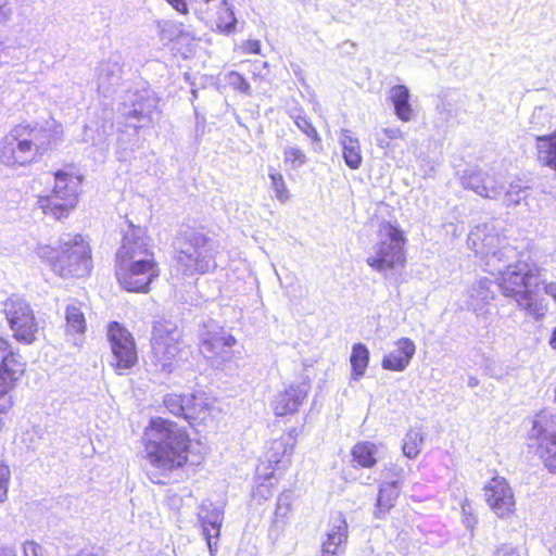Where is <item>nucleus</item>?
Wrapping results in <instances>:
<instances>
[{
  "label": "nucleus",
  "mask_w": 556,
  "mask_h": 556,
  "mask_svg": "<svg viewBox=\"0 0 556 556\" xmlns=\"http://www.w3.org/2000/svg\"><path fill=\"white\" fill-rule=\"evenodd\" d=\"M302 132H304L308 138H311L313 144L320 146L321 138H320L317 129L312 124H309V126L306 129H304Z\"/></svg>",
  "instance_id": "56"
},
{
  "label": "nucleus",
  "mask_w": 556,
  "mask_h": 556,
  "mask_svg": "<svg viewBox=\"0 0 556 556\" xmlns=\"http://www.w3.org/2000/svg\"><path fill=\"white\" fill-rule=\"evenodd\" d=\"M123 67L118 61L109 59L100 63L98 68V89L109 93L122 79Z\"/></svg>",
  "instance_id": "27"
},
{
  "label": "nucleus",
  "mask_w": 556,
  "mask_h": 556,
  "mask_svg": "<svg viewBox=\"0 0 556 556\" xmlns=\"http://www.w3.org/2000/svg\"><path fill=\"white\" fill-rule=\"evenodd\" d=\"M226 80L228 85L231 86L233 89L245 94L250 93V84L241 74L237 72H230L227 74Z\"/></svg>",
  "instance_id": "44"
},
{
  "label": "nucleus",
  "mask_w": 556,
  "mask_h": 556,
  "mask_svg": "<svg viewBox=\"0 0 556 556\" xmlns=\"http://www.w3.org/2000/svg\"><path fill=\"white\" fill-rule=\"evenodd\" d=\"M36 150L18 125L0 141V163L8 167L28 166L37 162Z\"/></svg>",
  "instance_id": "12"
},
{
  "label": "nucleus",
  "mask_w": 556,
  "mask_h": 556,
  "mask_svg": "<svg viewBox=\"0 0 556 556\" xmlns=\"http://www.w3.org/2000/svg\"><path fill=\"white\" fill-rule=\"evenodd\" d=\"M348 522L341 513L330 520L327 540L323 543L321 553L337 555L340 547L348 541Z\"/></svg>",
  "instance_id": "24"
},
{
  "label": "nucleus",
  "mask_w": 556,
  "mask_h": 556,
  "mask_svg": "<svg viewBox=\"0 0 556 556\" xmlns=\"http://www.w3.org/2000/svg\"><path fill=\"white\" fill-rule=\"evenodd\" d=\"M402 485L399 484V479L391 481H382L379 485L376 507L374 516L377 519H382L394 507Z\"/></svg>",
  "instance_id": "25"
},
{
  "label": "nucleus",
  "mask_w": 556,
  "mask_h": 556,
  "mask_svg": "<svg viewBox=\"0 0 556 556\" xmlns=\"http://www.w3.org/2000/svg\"><path fill=\"white\" fill-rule=\"evenodd\" d=\"M23 374H17L13 369L5 368V366H0V397L11 391L16 381L22 377Z\"/></svg>",
  "instance_id": "41"
},
{
  "label": "nucleus",
  "mask_w": 556,
  "mask_h": 556,
  "mask_svg": "<svg viewBox=\"0 0 556 556\" xmlns=\"http://www.w3.org/2000/svg\"><path fill=\"white\" fill-rule=\"evenodd\" d=\"M351 363V379L354 381L361 380L368 367L369 363V350L363 343H356L352 346V353L350 356Z\"/></svg>",
  "instance_id": "32"
},
{
  "label": "nucleus",
  "mask_w": 556,
  "mask_h": 556,
  "mask_svg": "<svg viewBox=\"0 0 556 556\" xmlns=\"http://www.w3.org/2000/svg\"><path fill=\"white\" fill-rule=\"evenodd\" d=\"M198 519L203 529L210 552L217 547V539L223 522V511L211 502H203L198 510Z\"/></svg>",
  "instance_id": "20"
},
{
  "label": "nucleus",
  "mask_w": 556,
  "mask_h": 556,
  "mask_svg": "<svg viewBox=\"0 0 556 556\" xmlns=\"http://www.w3.org/2000/svg\"><path fill=\"white\" fill-rule=\"evenodd\" d=\"M88 130H89V128H88V127H86V129H85V134H86V136L84 137V140H85L86 142L91 141V143H92L93 146L102 144V140H101V139H99V140L89 139V138H88Z\"/></svg>",
  "instance_id": "63"
},
{
  "label": "nucleus",
  "mask_w": 556,
  "mask_h": 556,
  "mask_svg": "<svg viewBox=\"0 0 556 556\" xmlns=\"http://www.w3.org/2000/svg\"><path fill=\"white\" fill-rule=\"evenodd\" d=\"M467 244L484 261L485 271L497 275V285L502 289L504 278L521 268L532 269L527 263L518 260V252L506 237L497 233L486 225L475 227L468 235Z\"/></svg>",
  "instance_id": "2"
},
{
  "label": "nucleus",
  "mask_w": 556,
  "mask_h": 556,
  "mask_svg": "<svg viewBox=\"0 0 556 556\" xmlns=\"http://www.w3.org/2000/svg\"><path fill=\"white\" fill-rule=\"evenodd\" d=\"M13 7L7 0H0V23H8L13 16Z\"/></svg>",
  "instance_id": "52"
},
{
  "label": "nucleus",
  "mask_w": 556,
  "mask_h": 556,
  "mask_svg": "<svg viewBox=\"0 0 556 556\" xmlns=\"http://www.w3.org/2000/svg\"><path fill=\"white\" fill-rule=\"evenodd\" d=\"M484 496L490 508L497 517L504 518L514 513V493L504 478H493L484 488Z\"/></svg>",
  "instance_id": "15"
},
{
  "label": "nucleus",
  "mask_w": 556,
  "mask_h": 556,
  "mask_svg": "<svg viewBox=\"0 0 556 556\" xmlns=\"http://www.w3.org/2000/svg\"><path fill=\"white\" fill-rule=\"evenodd\" d=\"M409 98V90L404 85H395L389 90V100L394 108V114L402 122H410L415 117Z\"/></svg>",
  "instance_id": "26"
},
{
  "label": "nucleus",
  "mask_w": 556,
  "mask_h": 556,
  "mask_svg": "<svg viewBox=\"0 0 556 556\" xmlns=\"http://www.w3.org/2000/svg\"><path fill=\"white\" fill-rule=\"evenodd\" d=\"M462 515H463V521L467 529H473V527L477 523V518L473 514L472 506L468 500H465L462 503Z\"/></svg>",
  "instance_id": "48"
},
{
  "label": "nucleus",
  "mask_w": 556,
  "mask_h": 556,
  "mask_svg": "<svg viewBox=\"0 0 556 556\" xmlns=\"http://www.w3.org/2000/svg\"><path fill=\"white\" fill-rule=\"evenodd\" d=\"M129 125L135 128L144 127L152 121L148 116V111H140L138 106L131 104V109L124 113Z\"/></svg>",
  "instance_id": "43"
},
{
  "label": "nucleus",
  "mask_w": 556,
  "mask_h": 556,
  "mask_svg": "<svg viewBox=\"0 0 556 556\" xmlns=\"http://www.w3.org/2000/svg\"><path fill=\"white\" fill-rule=\"evenodd\" d=\"M305 152L296 146H286L283 149V163L292 170L301 168L307 163Z\"/></svg>",
  "instance_id": "38"
},
{
  "label": "nucleus",
  "mask_w": 556,
  "mask_h": 556,
  "mask_svg": "<svg viewBox=\"0 0 556 556\" xmlns=\"http://www.w3.org/2000/svg\"><path fill=\"white\" fill-rule=\"evenodd\" d=\"M146 453L151 466L166 475L188 462L190 439L176 422L151 419L144 431Z\"/></svg>",
  "instance_id": "1"
},
{
  "label": "nucleus",
  "mask_w": 556,
  "mask_h": 556,
  "mask_svg": "<svg viewBox=\"0 0 556 556\" xmlns=\"http://www.w3.org/2000/svg\"><path fill=\"white\" fill-rule=\"evenodd\" d=\"M2 312L17 341L31 344L36 340L38 324L29 303L13 295L3 302Z\"/></svg>",
  "instance_id": "11"
},
{
  "label": "nucleus",
  "mask_w": 556,
  "mask_h": 556,
  "mask_svg": "<svg viewBox=\"0 0 556 556\" xmlns=\"http://www.w3.org/2000/svg\"><path fill=\"white\" fill-rule=\"evenodd\" d=\"M546 294L551 295L556 301V283L543 285Z\"/></svg>",
  "instance_id": "60"
},
{
  "label": "nucleus",
  "mask_w": 556,
  "mask_h": 556,
  "mask_svg": "<svg viewBox=\"0 0 556 556\" xmlns=\"http://www.w3.org/2000/svg\"><path fill=\"white\" fill-rule=\"evenodd\" d=\"M376 143L381 149L390 148V140L387 139L380 131L375 135Z\"/></svg>",
  "instance_id": "59"
},
{
  "label": "nucleus",
  "mask_w": 556,
  "mask_h": 556,
  "mask_svg": "<svg viewBox=\"0 0 556 556\" xmlns=\"http://www.w3.org/2000/svg\"><path fill=\"white\" fill-rule=\"evenodd\" d=\"M549 344L552 345L553 349H556V328L554 329V331L552 333Z\"/></svg>",
  "instance_id": "64"
},
{
  "label": "nucleus",
  "mask_w": 556,
  "mask_h": 556,
  "mask_svg": "<svg viewBox=\"0 0 556 556\" xmlns=\"http://www.w3.org/2000/svg\"><path fill=\"white\" fill-rule=\"evenodd\" d=\"M80 178L59 170L54 174V187L50 194L38 199V206L46 215L62 219L75 208L80 191Z\"/></svg>",
  "instance_id": "6"
},
{
  "label": "nucleus",
  "mask_w": 556,
  "mask_h": 556,
  "mask_svg": "<svg viewBox=\"0 0 556 556\" xmlns=\"http://www.w3.org/2000/svg\"><path fill=\"white\" fill-rule=\"evenodd\" d=\"M396 349L387 354L381 362L386 370L404 371L416 352V345L409 338H401L395 343Z\"/></svg>",
  "instance_id": "22"
},
{
  "label": "nucleus",
  "mask_w": 556,
  "mask_h": 556,
  "mask_svg": "<svg viewBox=\"0 0 556 556\" xmlns=\"http://www.w3.org/2000/svg\"><path fill=\"white\" fill-rule=\"evenodd\" d=\"M491 281L480 279L476 281L467 291L466 306L477 316L484 315L486 306L493 300L494 293L490 289Z\"/></svg>",
  "instance_id": "23"
},
{
  "label": "nucleus",
  "mask_w": 556,
  "mask_h": 556,
  "mask_svg": "<svg viewBox=\"0 0 556 556\" xmlns=\"http://www.w3.org/2000/svg\"><path fill=\"white\" fill-rule=\"evenodd\" d=\"M86 330V319L79 306L68 304L65 308V332L73 337V343L77 344L75 336L84 334Z\"/></svg>",
  "instance_id": "30"
},
{
  "label": "nucleus",
  "mask_w": 556,
  "mask_h": 556,
  "mask_svg": "<svg viewBox=\"0 0 556 556\" xmlns=\"http://www.w3.org/2000/svg\"><path fill=\"white\" fill-rule=\"evenodd\" d=\"M295 444V430L275 439L269 443L265 453L266 462L274 469H285L291 462Z\"/></svg>",
  "instance_id": "21"
},
{
  "label": "nucleus",
  "mask_w": 556,
  "mask_h": 556,
  "mask_svg": "<svg viewBox=\"0 0 556 556\" xmlns=\"http://www.w3.org/2000/svg\"><path fill=\"white\" fill-rule=\"evenodd\" d=\"M243 49L248 53H260V51H261V43H260L258 40H248L244 43Z\"/></svg>",
  "instance_id": "57"
},
{
  "label": "nucleus",
  "mask_w": 556,
  "mask_h": 556,
  "mask_svg": "<svg viewBox=\"0 0 556 556\" xmlns=\"http://www.w3.org/2000/svg\"><path fill=\"white\" fill-rule=\"evenodd\" d=\"M181 330L170 320H157L153 325L152 361L161 370L170 372L181 352Z\"/></svg>",
  "instance_id": "7"
},
{
  "label": "nucleus",
  "mask_w": 556,
  "mask_h": 556,
  "mask_svg": "<svg viewBox=\"0 0 556 556\" xmlns=\"http://www.w3.org/2000/svg\"><path fill=\"white\" fill-rule=\"evenodd\" d=\"M462 185L477 194L485 190L483 184L492 182L491 175L481 170H465L460 177Z\"/></svg>",
  "instance_id": "33"
},
{
  "label": "nucleus",
  "mask_w": 556,
  "mask_h": 556,
  "mask_svg": "<svg viewBox=\"0 0 556 556\" xmlns=\"http://www.w3.org/2000/svg\"><path fill=\"white\" fill-rule=\"evenodd\" d=\"M380 132L390 141L393 139L404 138V132L399 127L382 128Z\"/></svg>",
  "instance_id": "53"
},
{
  "label": "nucleus",
  "mask_w": 556,
  "mask_h": 556,
  "mask_svg": "<svg viewBox=\"0 0 556 556\" xmlns=\"http://www.w3.org/2000/svg\"><path fill=\"white\" fill-rule=\"evenodd\" d=\"M381 477L383 481L399 479V484L402 485V479L404 478V469L396 465H391L390 467H387L384 470H382Z\"/></svg>",
  "instance_id": "49"
},
{
  "label": "nucleus",
  "mask_w": 556,
  "mask_h": 556,
  "mask_svg": "<svg viewBox=\"0 0 556 556\" xmlns=\"http://www.w3.org/2000/svg\"><path fill=\"white\" fill-rule=\"evenodd\" d=\"M494 556H520V554L511 545L503 544L495 551Z\"/></svg>",
  "instance_id": "54"
},
{
  "label": "nucleus",
  "mask_w": 556,
  "mask_h": 556,
  "mask_svg": "<svg viewBox=\"0 0 556 556\" xmlns=\"http://www.w3.org/2000/svg\"><path fill=\"white\" fill-rule=\"evenodd\" d=\"M527 189L528 187H523L519 179L511 181L508 189L504 192V205L507 207L517 206L526 198Z\"/></svg>",
  "instance_id": "39"
},
{
  "label": "nucleus",
  "mask_w": 556,
  "mask_h": 556,
  "mask_svg": "<svg viewBox=\"0 0 556 556\" xmlns=\"http://www.w3.org/2000/svg\"><path fill=\"white\" fill-rule=\"evenodd\" d=\"M219 242L200 231H190L178 243L176 261L184 275H203L217 267Z\"/></svg>",
  "instance_id": "4"
},
{
  "label": "nucleus",
  "mask_w": 556,
  "mask_h": 556,
  "mask_svg": "<svg viewBox=\"0 0 556 556\" xmlns=\"http://www.w3.org/2000/svg\"><path fill=\"white\" fill-rule=\"evenodd\" d=\"M379 448L371 442H358L352 448V460L355 466L371 468L378 460Z\"/></svg>",
  "instance_id": "31"
},
{
  "label": "nucleus",
  "mask_w": 556,
  "mask_h": 556,
  "mask_svg": "<svg viewBox=\"0 0 556 556\" xmlns=\"http://www.w3.org/2000/svg\"><path fill=\"white\" fill-rule=\"evenodd\" d=\"M378 241L374 244L366 263L378 273H387L405 264L403 232L390 223H382L378 231Z\"/></svg>",
  "instance_id": "5"
},
{
  "label": "nucleus",
  "mask_w": 556,
  "mask_h": 556,
  "mask_svg": "<svg viewBox=\"0 0 556 556\" xmlns=\"http://www.w3.org/2000/svg\"><path fill=\"white\" fill-rule=\"evenodd\" d=\"M361 483L362 484H365V485H370L372 482H376L377 479L376 478H372L370 475L364 477V476H361Z\"/></svg>",
  "instance_id": "62"
},
{
  "label": "nucleus",
  "mask_w": 556,
  "mask_h": 556,
  "mask_svg": "<svg viewBox=\"0 0 556 556\" xmlns=\"http://www.w3.org/2000/svg\"><path fill=\"white\" fill-rule=\"evenodd\" d=\"M163 402L169 413L185 418V394H167Z\"/></svg>",
  "instance_id": "42"
},
{
  "label": "nucleus",
  "mask_w": 556,
  "mask_h": 556,
  "mask_svg": "<svg viewBox=\"0 0 556 556\" xmlns=\"http://www.w3.org/2000/svg\"><path fill=\"white\" fill-rule=\"evenodd\" d=\"M491 180L492 182L483 184L485 186V190L480 192L479 195L485 199L497 200L503 193V186L494 175H491Z\"/></svg>",
  "instance_id": "46"
},
{
  "label": "nucleus",
  "mask_w": 556,
  "mask_h": 556,
  "mask_svg": "<svg viewBox=\"0 0 556 556\" xmlns=\"http://www.w3.org/2000/svg\"><path fill=\"white\" fill-rule=\"evenodd\" d=\"M309 391L311 384L307 381L289 384L274 397L271 404L274 413L277 416H287L296 413L300 406L306 401Z\"/></svg>",
  "instance_id": "17"
},
{
  "label": "nucleus",
  "mask_w": 556,
  "mask_h": 556,
  "mask_svg": "<svg viewBox=\"0 0 556 556\" xmlns=\"http://www.w3.org/2000/svg\"><path fill=\"white\" fill-rule=\"evenodd\" d=\"M269 178L271 180V188L275 192V198L281 203L288 202L290 200V192L286 186L285 178L281 173L270 168Z\"/></svg>",
  "instance_id": "40"
},
{
  "label": "nucleus",
  "mask_w": 556,
  "mask_h": 556,
  "mask_svg": "<svg viewBox=\"0 0 556 556\" xmlns=\"http://www.w3.org/2000/svg\"><path fill=\"white\" fill-rule=\"evenodd\" d=\"M205 4L213 3L218 9L216 26L220 33L231 34L237 24L232 9L228 5L227 0H201ZM167 2L179 13L187 14L188 7L197 0H167Z\"/></svg>",
  "instance_id": "19"
},
{
  "label": "nucleus",
  "mask_w": 556,
  "mask_h": 556,
  "mask_svg": "<svg viewBox=\"0 0 556 556\" xmlns=\"http://www.w3.org/2000/svg\"><path fill=\"white\" fill-rule=\"evenodd\" d=\"M108 340L111 345V365L121 375L134 367L138 361L136 343L132 334L117 321L108 327Z\"/></svg>",
  "instance_id": "13"
},
{
  "label": "nucleus",
  "mask_w": 556,
  "mask_h": 556,
  "mask_svg": "<svg viewBox=\"0 0 556 556\" xmlns=\"http://www.w3.org/2000/svg\"><path fill=\"white\" fill-rule=\"evenodd\" d=\"M116 278L130 292H148L150 283L160 275L155 258L116 260Z\"/></svg>",
  "instance_id": "10"
},
{
  "label": "nucleus",
  "mask_w": 556,
  "mask_h": 556,
  "mask_svg": "<svg viewBox=\"0 0 556 556\" xmlns=\"http://www.w3.org/2000/svg\"><path fill=\"white\" fill-rule=\"evenodd\" d=\"M36 254L63 278L85 277L92 269L91 249L81 235L62 236L56 248L39 244Z\"/></svg>",
  "instance_id": "3"
},
{
  "label": "nucleus",
  "mask_w": 556,
  "mask_h": 556,
  "mask_svg": "<svg viewBox=\"0 0 556 556\" xmlns=\"http://www.w3.org/2000/svg\"><path fill=\"white\" fill-rule=\"evenodd\" d=\"M0 556H16L15 548L12 546H1Z\"/></svg>",
  "instance_id": "61"
},
{
  "label": "nucleus",
  "mask_w": 556,
  "mask_h": 556,
  "mask_svg": "<svg viewBox=\"0 0 556 556\" xmlns=\"http://www.w3.org/2000/svg\"><path fill=\"white\" fill-rule=\"evenodd\" d=\"M11 480V470L8 465L0 462V503L8 498L9 484Z\"/></svg>",
  "instance_id": "45"
},
{
  "label": "nucleus",
  "mask_w": 556,
  "mask_h": 556,
  "mask_svg": "<svg viewBox=\"0 0 556 556\" xmlns=\"http://www.w3.org/2000/svg\"><path fill=\"white\" fill-rule=\"evenodd\" d=\"M540 286L539 276L532 270L521 268L509 277L504 278L502 282L503 294L513 298L519 307L525 308L530 315L540 318L545 315L546 308L533 299L532 288Z\"/></svg>",
  "instance_id": "8"
},
{
  "label": "nucleus",
  "mask_w": 556,
  "mask_h": 556,
  "mask_svg": "<svg viewBox=\"0 0 556 556\" xmlns=\"http://www.w3.org/2000/svg\"><path fill=\"white\" fill-rule=\"evenodd\" d=\"M150 241L142 228L131 226L123 238L116 260L154 258Z\"/></svg>",
  "instance_id": "16"
},
{
  "label": "nucleus",
  "mask_w": 556,
  "mask_h": 556,
  "mask_svg": "<svg viewBox=\"0 0 556 556\" xmlns=\"http://www.w3.org/2000/svg\"><path fill=\"white\" fill-rule=\"evenodd\" d=\"M236 342V338L224 328L211 325L210 329L202 334L200 351L212 366L218 368L232 359V346Z\"/></svg>",
  "instance_id": "14"
},
{
  "label": "nucleus",
  "mask_w": 556,
  "mask_h": 556,
  "mask_svg": "<svg viewBox=\"0 0 556 556\" xmlns=\"http://www.w3.org/2000/svg\"><path fill=\"white\" fill-rule=\"evenodd\" d=\"M157 103L159 100L154 92L148 89L136 92L131 102V104L138 106L140 111H148V116L151 121H153V114L157 110Z\"/></svg>",
  "instance_id": "36"
},
{
  "label": "nucleus",
  "mask_w": 556,
  "mask_h": 556,
  "mask_svg": "<svg viewBox=\"0 0 556 556\" xmlns=\"http://www.w3.org/2000/svg\"><path fill=\"white\" fill-rule=\"evenodd\" d=\"M159 36L163 42H172L179 37L187 36L184 24L173 21H159L156 23Z\"/></svg>",
  "instance_id": "35"
},
{
  "label": "nucleus",
  "mask_w": 556,
  "mask_h": 556,
  "mask_svg": "<svg viewBox=\"0 0 556 556\" xmlns=\"http://www.w3.org/2000/svg\"><path fill=\"white\" fill-rule=\"evenodd\" d=\"M528 440L545 467L556 471V414L543 410L535 415Z\"/></svg>",
  "instance_id": "9"
},
{
  "label": "nucleus",
  "mask_w": 556,
  "mask_h": 556,
  "mask_svg": "<svg viewBox=\"0 0 556 556\" xmlns=\"http://www.w3.org/2000/svg\"><path fill=\"white\" fill-rule=\"evenodd\" d=\"M289 509V496L280 495L277 502L276 515L285 516Z\"/></svg>",
  "instance_id": "55"
},
{
  "label": "nucleus",
  "mask_w": 556,
  "mask_h": 556,
  "mask_svg": "<svg viewBox=\"0 0 556 556\" xmlns=\"http://www.w3.org/2000/svg\"><path fill=\"white\" fill-rule=\"evenodd\" d=\"M339 142L342 147V154L345 164L351 169H357L363 162L359 140L349 129H342L339 136Z\"/></svg>",
  "instance_id": "28"
},
{
  "label": "nucleus",
  "mask_w": 556,
  "mask_h": 556,
  "mask_svg": "<svg viewBox=\"0 0 556 556\" xmlns=\"http://www.w3.org/2000/svg\"><path fill=\"white\" fill-rule=\"evenodd\" d=\"M289 116L290 118L293 119L294 124L301 131L306 129L309 126V124H312L307 116L304 114L303 110L301 109L291 110L289 112Z\"/></svg>",
  "instance_id": "50"
},
{
  "label": "nucleus",
  "mask_w": 556,
  "mask_h": 556,
  "mask_svg": "<svg viewBox=\"0 0 556 556\" xmlns=\"http://www.w3.org/2000/svg\"><path fill=\"white\" fill-rule=\"evenodd\" d=\"M1 365L5 366V368L12 369V370L14 369L15 372H17V374H24V371H25V366L21 362L20 355L12 353V352L7 354L2 358Z\"/></svg>",
  "instance_id": "47"
},
{
  "label": "nucleus",
  "mask_w": 556,
  "mask_h": 556,
  "mask_svg": "<svg viewBox=\"0 0 556 556\" xmlns=\"http://www.w3.org/2000/svg\"><path fill=\"white\" fill-rule=\"evenodd\" d=\"M25 131V136L36 150L38 160L42 157L50 149L55 147L61 140L62 130L60 126H30L20 125Z\"/></svg>",
  "instance_id": "18"
},
{
  "label": "nucleus",
  "mask_w": 556,
  "mask_h": 556,
  "mask_svg": "<svg viewBox=\"0 0 556 556\" xmlns=\"http://www.w3.org/2000/svg\"><path fill=\"white\" fill-rule=\"evenodd\" d=\"M76 556H106L102 548L83 549Z\"/></svg>",
  "instance_id": "58"
},
{
  "label": "nucleus",
  "mask_w": 556,
  "mask_h": 556,
  "mask_svg": "<svg viewBox=\"0 0 556 556\" xmlns=\"http://www.w3.org/2000/svg\"><path fill=\"white\" fill-rule=\"evenodd\" d=\"M424 434L418 429H409L404 438L402 446L406 457L414 459L418 456L424 444Z\"/></svg>",
  "instance_id": "37"
},
{
  "label": "nucleus",
  "mask_w": 556,
  "mask_h": 556,
  "mask_svg": "<svg viewBox=\"0 0 556 556\" xmlns=\"http://www.w3.org/2000/svg\"><path fill=\"white\" fill-rule=\"evenodd\" d=\"M24 556H46L43 548L34 541H26L23 544Z\"/></svg>",
  "instance_id": "51"
},
{
  "label": "nucleus",
  "mask_w": 556,
  "mask_h": 556,
  "mask_svg": "<svg viewBox=\"0 0 556 556\" xmlns=\"http://www.w3.org/2000/svg\"><path fill=\"white\" fill-rule=\"evenodd\" d=\"M207 408V403L202 394H185V419L191 422L200 418Z\"/></svg>",
  "instance_id": "34"
},
{
  "label": "nucleus",
  "mask_w": 556,
  "mask_h": 556,
  "mask_svg": "<svg viewBox=\"0 0 556 556\" xmlns=\"http://www.w3.org/2000/svg\"><path fill=\"white\" fill-rule=\"evenodd\" d=\"M538 161L556 172V132L536 137Z\"/></svg>",
  "instance_id": "29"
}]
</instances>
